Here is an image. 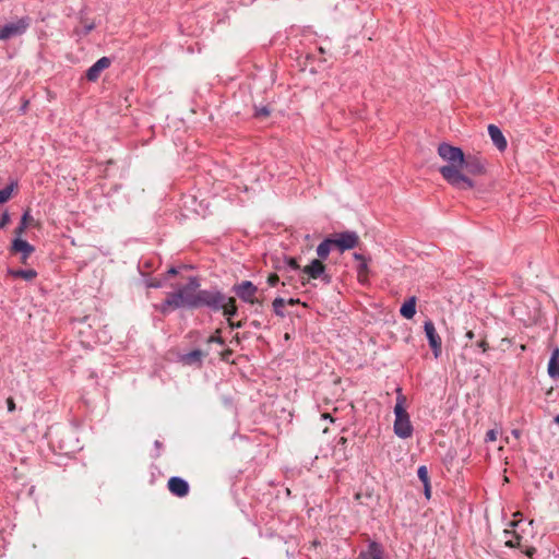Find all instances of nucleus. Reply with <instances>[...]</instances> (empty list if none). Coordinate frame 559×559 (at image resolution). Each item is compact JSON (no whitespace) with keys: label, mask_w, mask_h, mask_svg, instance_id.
Here are the masks:
<instances>
[{"label":"nucleus","mask_w":559,"mask_h":559,"mask_svg":"<svg viewBox=\"0 0 559 559\" xmlns=\"http://www.w3.org/2000/svg\"><path fill=\"white\" fill-rule=\"evenodd\" d=\"M12 187L0 190V204L7 202L11 198Z\"/></svg>","instance_id":"obj_26"},{"label":"nucleus","mask_w":559,"mask_h":559,"mask_svg":"<svg viewBox=\"0 0 559 559\" xmlns=\"http://www.w3.org/2000/svg\"><path fill=\"white\" fill-rule=\"evenodd\" d=\"M346 442H347V439L345 437L340 438V441H338L340 444L344 445Z\"/></svg>","instance_id":"obj_45"},{"label":"nucleus","mask_w":559,"mask_h":559,"mask_svg":"<svg viewBox=\"0 0 559 559\" xmlns=\"http://www.w3.org/2000/svg\"><path fill=\"white\" fill-rule=\"evenodd\" d=\"M255 116L258 118H266L270 116V110L267 107H261L255 110Z\"/></svg>","instance_id":"obj_31"},{"label":"nucleus","mask_w":559,"mask_h":559,"mask_svg":"<svg viewBox=\"0 0 559 559\" xmlns=\"http://www.w3.org/2000/svg\"><path fill=\"white\" fill-rule=\"evenodd\" d=\"M473 176H479L485 173V164L477 155L464 156V163H462V171Z\"/></svg>","instance_id":"obj_9"},{"label":"nucleus","mask_w":559,"mask_h":559,"mask_svg":"<svg viewBox=\"0 0 559 559\" xmlns=\"http://www.w3.org/2000/svg\"><path fill=\"white\" fill-rule=\"evenodd\" d=\"M488 133H489V136H490L492 143L496 145V147L499 151H504L507 147V140H506L504 135L502 134L501 130L495 124H489Z\"/></svg>","instance_id":"obj_14"},{"label":"nucleus","mask_w":559,"mask_h":559,"mask_svg":"<svg viewBox=\"0 0 559 559\" xmlns=\"http://www.w3.org/2000/svg\"><path fill=\"white\" fill-rule=\"evenodd\" d=\"M425 487V496L429 499L431 493L430 483L424 484Z\"/></svg>","instance_id":"obj_40"},{"label":"nucleus","mask_w":559,"mask_h":559,"mask_svg":"<svg viewBox=\"0 0 559 559\" xmlns=\"http://www.w3.org/2000/svg\"><path fill=\"white\" fill-rule=\"evenodd\" d=\"M178 271L175 267H170L167 272L168 275H176Z\"/></svg>","instance_id":"obj_43"},{"label":"nucleus","mask_w":559,"mask_h":559,"mask_svg":"<svg viewBox=\"0 0 559 559\" xmlns=\"http://www.w3.org/2000/svg\"><path fill=\"white\" fill-rule=\"evenodd\" d=\"M400 313L406 319H413L416 313V297L408 298L401 307Z\"/></svg>","instance_id":"obj_17"},{"label":"nucleus","mask_w":559,"mask_h":559,"mask_svg":"<svg viewBox=\"0 0 559 559\" xmlns=\"http://www.w3.org/2000/svg\"><path fill=\"white\" fill-rule=\"evenodd\" d=\"M24 225H27L28 226H37L38 224L35 222V219L33 218V216L31 215L29 213V210H27L24 215L22 216V219Z\"/></svg>","instance_id":"obj_25"},{"label":"nucleus","mask_w":559,"mask_h":559,"mask_svg":"<svg viewBox=\"0 0 559 559\" xmlns=\"http://www.w3.org/2000/svg\"><path fill=\"white\" fill-rule=\"evenodd\" d=\"M11 250L13 252H21L23 254L22 262L25 263L26 259L35 251V248L26 240L15 238L12 242Z\"/></svg>","instance_id":"obj_13"},{"label":"nucleus","mask_w":559,"mask_h":559,"mask_svg":"<svg viewBox=\"0 0 559 559\" xmlns=\"http://www.w3.org/2000/svg\"><path fill=\"white\" fill-rule=\"evenodd\" d=\"M525 554L528 556V557H533V555L535 554V548H528Z\"/></svg>","instance_id":"obj_42"},{"label":"nucleus","mask_w":559,"mask_h":559,"mask_svg":"<svg viewBox=\"0 0 559 559\" xmlns=\"http://www.w3.org/2000/svg\"><path fill=\"white\" fill-rule=\"evenodd\" d=\"M284 263L290 269V270H301L300 264L298 263L296 258L286 257L284 259Z\"/></svg>","instance_id":"obj_24"},{"label":"nucleus","mask_w":559,"mask_h":559,"mask_svg":"<svg viewBox=\"0 0 559 559\" xmlns=\"http://www.w3.org/2000/svg\"><path fill=\"white\" fill-rule=\"evenodd\" d=\"M228 325L231 328V329H235V328H241L243 325V322L242 321H238V322H234L230 320H228Z\"/></svg>","instance_id":"obj_39"},{"label":"nucleus","mask_w":559,"mask_h":559,"mask_svg":"<svg viewBox=\"0 0 559 559\" xmlns=\"http://www.w3.org/2000/svg\"><path fill=\"white\" fill-rule=\"evenodd\" d=\"M334 247V243L332 239L328 238L323 240L317 248V254L319 257V260H325L331 251V249Z\"/></svg>","instance_id":"obj_19"},{"label":"nucleus","mask_w":559,"mask_h":559,"mask_svg":"<svg viewBox=\"0 0 559 559\" xmlns=\"http://www.w3.org/2000/svg\"><path fill=\"white\" fill-rule=\"evenodd\" d=\"M167 488L176 497L182 498L189 493V484L180 477H170Z\"/></svg>","instance_id":"obj_11"},{"label":"nucleus","mask_w":559,"mask_h":559,"mask_svg":"<svg viewBox=\"0 0 559 559\" xmlns=\"http://www.w3.org/2000/svg\"><path fill=\"white\" fill-rule=\"evenodd\" d=\"M438 155L447 162V165L439 169L445 181L459 189L474 188V181L462 173V163H464L465 155L460 147L441 143L438 146Z\"/></svg>","instance_id":"obj_1"},{"label":"nucleus","mask_w":559,"mask_h":559,"mask_svg":"<svg viewBox=\"0 0 559 559\" xmlns=\"http://www.w3.org/2000/svg\"><path fill=\"white\" fill-rule=\"evenodd\" d=\"M498 430L497 429H490L489 431H487L486 433V437H485V441L486 442H493L497 440V437H498Z\"/></svg>","instance_id":"obj_29"},{"label":"nucleus","mask_w":559,"mask_h":559,"mask_svg":"<svg viewBox=\"0 0 559 559\" xmlns=\"http://www.w3.org/2000/svg\"><path fill=\"white\" fill-rule=\"evenodd\" d=\"M286 304L294 306V305L300 304V300L290 298V299L286 300Z\"/></svg>","instance_id":"obj_41"},{"label":"nucleus","mask_w":559,"mask_h":559,"mask_svg":"<svg viewBox=\"0 0 559 559\" xmlns=\"http://www.w3.org/2000/svg\"><path fill=\"white\" fill-rule=\"evenodd\" d=\"M301 283L306 285L310 280L322 278L325 283H330L331 277L325 274V265L319 259H314L310 264L301 269Z\"/></svg>","instance_id":"obj_5"},{"label":"nucleus","mask_w":559,"mask_h":559,"mask_svg":"<svg viewBox=\"0 0 559 559\" xmlns=\"http://www.w3.org/2000/svg\"><path fill=\"white\" fill-rule=\"evenodd\" d=\"M354 259L359 262L357 266V278L359 283L366 284L368 282V261L367 259L360 254V253H354Z\"/></svg>","instance_id":"obj_15"},{"label":"nucleus","mask_w":559,"mask_h":559,"mask_svg":"<svg viewBox=\"0 0 559 559\" xmlns=\"http://www.w3.org/2000/svg\"><path fill=\"white\" fill-rule=\"evenodd\" d=\"M219 333H221V330H216L215 334L207 338V343L215 342V343H218V344H224V341L221 337Z\"/></svg>","instance_id":"obj_30"},{"label":"nucleus","mask_w":559,"mask_h":559,"mask_svg":"<svg viewBox=\"0 0 559 559\" xmlns=\"http://www.w3.org/2000/svg\"><path fill=\"white\" fill-rule=\"evenodd\" d=\"M278 281H280V277L275 273L270 274L267 277V284L270 286H275L278 283Z\"/></svg>","instance_id":"obj_34"},{"label":"nucleus","mask_w":559,"mask_h":559,"mask_svg":"<svg viewBox=\"0 0 559 559\" xmlns=\"http://www.w3.org/2000/svg\"><path fill=\"white\" fill-rule=\"evenodd\" d=\"M205 354L200 349H194L183 356V361L188 365L201 362Z\"/></svg>","instance_id":"obj_20"},{"label":"nucleus","mask_w":559,"mask_h":559,"mask_svg":"<svg viewBox=\"0 0 559 559\" xmlns=\"http://www.w3.org/2000/svg\"><path fill=\"white\" fill-rule=\"evenodd\" d=\"M359 559H383L381 546L376 542H371L367 550L359 554Z\"/></svg>","instance_id":"obj_16"},{"label":"nucleus","mask_w":559,"mask_h":559,"mask_svg":"<svg viewBox=\"0 0 559 559\" xmlns=\"http://www.w3.org/2000/svg\"><path fill=\"white\" fill-rule=\"evenodd\" d=\"M11 274L14 276V277H20V278H23L25 281H32L33 278H35L37 276V273L36 271L29 269V270H16V271H12Z\"/></svg>","instance_id":"obj_21"},{"label":"nucleus","mask_w":559,"mask_h":559,"mask_svg":"<svg viewBox=\"0 0 559 559\" xmlns=\"http://www.w3.org/2000/svg\"><path fill=\"white\" fill-rule=\"evenodd\" d=\"M465 335L469 340L474 338V332L473 331H467Z\"/></svg>","instance_id":"obj_44"},{"label":"nucleus","mask_w":559,"mask_h":559,"mask_svg":"<svg viewBox=\"0 0 559 559\" xmlns=\"http://www.w3.org/2000/svg\"><path fill=\"white\" fill-rule=\"evenodd\" d=\"M10 222V216L8 213H3L1 219H0V228H3L4 226H7Z\"/></svg>","instance_id":"obj_36"},{"label":"nucleus","mask_w":559,"mask_h":559,"mask_svg":"<svg viewBox=\"0 0 559 559\" xmlns=\"http://www.w3.org/2000/svg\"><path fill=\"white\" fill-rule=\"evenodd\" d=\"M332 241L334 247L344 251L355 248L359 242V237L356 233L346 231L337 235L336 238L332 239Z\"/></svg>","instance_id":"obj_10"},{"label":"nucleus","mask_w":559,"mask_h":559,"mask_svg":"<svg viewBox=\"0 0 559 559\" xmlns=\"http://www.w3.org/2000/svg\"><path fill=\"white\" fill-rule=\"evenodd\" d=\"M521 542V536L514 535L511 539L506 540V546L510 548L519 547Z\"/></svg>","instance_id":"obj_27"},{"label":"nucleus","mask_w":559,"mask_h":559,"mask_svg":"<svg viewBox=\"0 0 559 559\" xmlns=\"http://www.w3.org/2000/svg\"><path fill=\"white\" fill-rule=\"evenodd\" d=\"M221 310H223V314L227 317V320H230V318L237 313L236 299L234 297H226Z\"/></svg>","instance_id":"obj_18"},{"label":"nucleus","mask_w":559,"mask_h":559,"mask_svg":"<svg viewBox=\"0 0 559 559\" xmlns=\"http://www.w3.org/2000/svg\"><path fill=\"white\" fill-rule=\"evenodd\" d=\"M424 331L435 358H439L442 352V341L431 320L425 321Z\"/></svg>","instance_id":"obj_7"},{"label":"nucleus","mask_w":559,"mask_h":559,"mask_svg":"<svg viewBox=\"0 0 559 559\" xmlns=\"http://www.w3.org/2000/svg\"><path fill=\"white\" fill-rule=\"evenodd\" d=\"M199 288V280L197 277H190L186 285L178 287L173 293H168L164 302L156 308L163 314H167L169 311L179 308L197 309Z\"/></svg>","instance_id":"obj_2"},{"label":"nucleus","mask_w":559,"mask_h":559,"mask_svg":"<svg viewBox=\"0 0 559 559\" xmlns=\"http://www.w3.org/2000/svg\"><path fill=\"white\" fill-rule=\"evenodd\" d=\"M558 361H559V348L556 347L551 353V357H550V360L548 364V365H550V369H554L555 364H558Z\"/></svg>","instance_id":"obj_28"},{"label":"nucleus","mask_w":559,"mask_h":559,"mask_svg":"<svg viewBox=\"0 0 559 559\" xmlns=\"http://www.w3.org/2000/svg\"><path fill=\"white\" fill-rule=\"evenodd\" d=\"M513 435H514L516 438H519L520 432H519L518 430H513Z\"/></svg>","instance_id":"obj_46"},{"label":"nucleus","mask_w":559,"mask_h":559,"mask_svg":"<svg viewBox=\"0 0 559 559\" xmlns=\"http://www.w3.org/2000/svg\"><path fill=\"white\" fill-rule=\"evenodd\" d=\"M226 296L218 290H202L198 293V308L207 307L214 311L221 310Z\"/></svg>","instance_id":"obj_4"},{"label":"nucleus","mask_w":559,"mask_h":559,"mask_svg":"<svg viewBox=\"0 0 559 559\" xmlns=\"http://www.w3.org/2000/svg\"><path fill=\"white\" fill-rule=\"evenodd\" d=\"M233 292L245 302L251 305L260 304L259 299L255 297L258 287L250 281H243L240 284L234 285Z\"/></svg>","instance_id":"obj_6"},{"label":"nucleus","mask_w":559,"mask_h":559,"mask_svg":"<svg viewBox=\"0 0 559 559\" xmlns=\"http://www.w3.org/2000/svg\"><path fill=\"white\" fill-rule=\"evenodd\" d=\"M477 346L485 353L489 349V345L487 343V341L485 338L480 340L478 343H477Z\"/></svg>","instance_id":"obj_37"},{"label":"nucleus","mask_w":559,"mask_h":559,"mask_svg":"<svg viewBox=\"0 0 559 559\" xmlns=\"http://www.w3.org/2000/svg\"><path fill=\"white\" fill-rule=\"evenodd\" d=\"M286 305V300L284 298H281V297H277L273 300V309H274V312L276 316L281 317V318H284L285 317V313H284V307Z\"/></svg>","instance_id":"obj_22"},{"label":"nucleus","mask_w":559,"mask_h":559,"mask_svg":"<svg viewBox=\"0 0 559 559\" xmlns=\"http://www.w3.org/2000/svg\"><path fill=\"white\" fill-rule=\"evenodd\" d=\"M28 25L29 24L26 19H21L16 22L8 23L3 26H0V40H8L12 37L24 34Z\"/></svg>","instance_id":"obj_8"},{"label":"nucleus","mask_w":559,"mask_h":559,"mask_svg":"<svg viewBox=\"0 0 559 559\" xmlns=\"http://www.w3.org/2000/svg\"><path fill=\"white\" fill-rule=\"evenodd\" d=\"M548 373L551 378H558L559 379V361L558 364H555V368L550 369V365H548Z\"/></svg>","instance_id":"obj_33"},{"label":"nucleus","mask_w":559,"mask_h":559,"mask_svg":"<svg viewBox=\"0 0 559 559\" xmlns=\"http://www.w3.org/2000/svg\"><path fill=\"white\" fill-rule=\"evenodd\" d=\"M417 475L423 484L430 483L429 475H428V468L425 465H421L418 467Z\"/></svg>","instance_id":"obj_23"},{"label":"nucleus","mask_w":559,"mask_h":559,"mask_svg":"<svg viewBox=\"0 0 559 559\" xmlns=\"http://www.w3.org/2000/svg\"><path fill=\"white\" fill-rule=\"evenodd\" d=\"M162 281L157 278H151L146 282L147 287L158 288L162 287Z\"/></svg>","instance_id":"obj_32"},{"label":"nucleus","mask_w":559,"mask_h":559,"mask_svg":"<svg viewBox=\"0 0 559 559\" xmlns=\"http://www.w3.org/2000/svg\"><path fill=\"white\" fill-rule=\"evenodd\" d=\"M7 405H8V411L9 412L15 411V403H14V400L12 397H9L7 400Z\"/></svg>","instance_id":"obj_38"},{"label":"nucleus","mask_w":559,"mask_h":559,"mask_svg":"<svg viewBox=\"0 0 559 559\" xmlns=\"http://www.w3.org/2000/svg\"><path fill=\"white\" fill-rule=\"evenodd\" d=\"M110 59L107 57H103L98 59L87 71H86V78L88 81H96L100 73L109 68L110 66Z\"/></svg>","instance_id":"obj_12"},{"label":"nucleus","mask_w":559,"mask_h":559,"mask_svg":"<svg viewBox=\"0 0 559 559\" xmlns=\"http://www.w3.org/2000/svg\"><path fill=\"white\" fill-rule=\"evenodd\" d=\"M396 403L394 406V433L402 439L411 438L413 435V425L408 413L406 412V396L402 393V389H396Z\"/></svg>","instance_id":"obj_3"},{"label":"nucleus","mask_w":559,"mask_h":559,"mask_svg":"<svg viewBox=\"0 0 559 559\" xmlns=\"http://www.w3.org/2000/svg\"><path fill=\"white\" fill-rule=\"evenodd\" d=\"M26 228H27V225H24L23 222L21 221L19 227L15 229V235L17 236L16 238H20L24 234Z\"/></svg>","instance_id":"obj_35"}]
</instances>
